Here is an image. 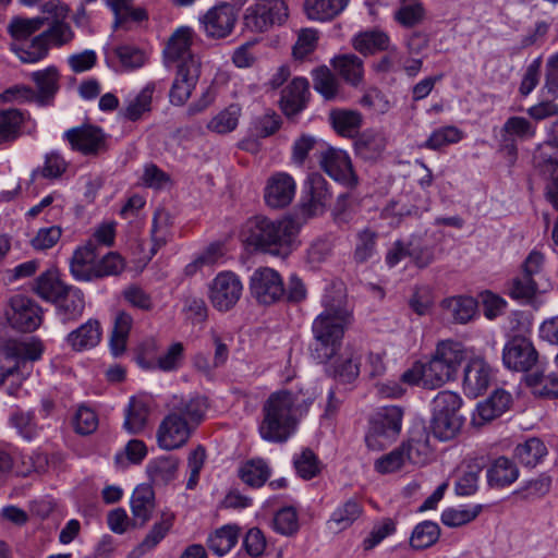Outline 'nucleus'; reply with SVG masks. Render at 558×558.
<instances>
[{"instance_id":"f257e3e1","label":"nucleus","mask_w":558,"mask_h":558,"mask_svg":"<svg viewBox=\"0 0 558 558\" xmlns=\"http://www.w3.org/2000/svg\"><path fill=\"white\" fill-rule=\"evenodd\" d=\"M323 312L312 324L313 342L310 350L318 363L336 357L342 347L345 331L352 324V311L341 292H327L322 300Z\"/></svg>"},{"instance_id":"f03ea898","label":"nucleus","mask_w":558,"mask_h":558,"mask_svg":"<svg viewBox=\"0 0 558 558\" xmlns=\"http://www.w3.org/2000/svg\"><path fill=\"white\" fill-rule=\"evenodd\" d=\"M312 403L311 395L289 390L272 392L262 408L263 418L258 426L260 437L275 444L287 441Z\"/></svg>"},{"instance_id":"7ed1b4c3","label":"nucleus","mask_w":558,"mask_h":558,"mask_svg":"<svg viewBox=\"0 0 558 558\" xmlns=\"http://www.w3.org/2000/svg\"><path fill=\"white\" fill-rule=\"evenodd\" d=\"M207 409V399L204 397L173 396L168 402V414L157 428L158 446L168 451L183 447L204 421Z\"/></svg>"},{"instance_id":"20e7f679","label":"nucleus","mask_w":558,"mask_h":558,"mask_svg":"<svg viewBox=\"0 0 558 558\" xmlns=\"http://www.w3.org/2000/svg\"><path fill=\"white\" fill-rule=\"evenodd\" d=\"M298 233L299 226L292 218L271 220L264 216L248 219L243 230L248 246L281 257L291 253Z\"/></svg>"},{"instance_id":"39448f33","label":"nucleus","mask_w":558,"mask_h":558,"mask_svg":"<svg viewBox=\"0 0 558 558\" xmlns=\"http://www.w3.org/2000/svg\"><path fill=\"white\" fill-rule=\"evenodd\" d=\"M125 268L123 257L117 252L100 256L94 240L76 247L70 260L71 275L78 281H96L120 275Z\"/></svg>"},{"instance_id":"423d86ee","label":"nucleus","mask_w":558,"mask_h":558,"mask_svg":"<svg viewBox=\"0 0 558 558\" xmlns=\"http://www.w3.org/2000/svg\"><path fill=\"white\" fill-rule=\"evenodd\" d=\"M465 359L466 351L462 343L452 340L439 342L429 362L424 364V388L436 389L454 379Z\"/></svg>"},{"instance_id":"0eeeda50","label":"nucleus","mask_w":558,"mask_h":558,"mask_svg":"<svg viewBox=\"0 0 558 558\" xmlns=\"http://www.w3.org/2000/svg\"><path fill=\"white\" fill-rule=\"evenodd\" d=\"M461 405V397L449 390L439 391L433 399L429 428L437 439L448 441L460 433L464 423Z\"/></svg>"},{"instance_id":"6e6552de","label":"nucleus","mask_w":558,"mask_h":558,"mask_svg":"<svg viewBox=\"0 0 558 558\" xmlns=\"http://www.w3.org/2000/svg\"><path fill=\"white\" fill-rule=\"evenodd\" d=\"M288 17V0H254L242 14V27L250 33L263 34L283 25Z\"/></svg>"},{"instance_id":"1a4fd4ad","label":"nucleus","mask_w":558,"mask_h":558,"mask_svg":"<svg viewBox=\"0 0 558 558\" xmlns=\"http://www.w3.org/2000/svg\"><path fill=\"white\" fill-rule=\"evenodd\" d=\"M37 92L28 86H14L4 90L0 97L3 101H36L40 106L50 105L59 90V72L56 66L32 73Z\"/></svg>"},{"instance_id":"9d476101","label":"nucleus","mask_w":558,"mask_h":558,"mask_svg":"<svg viewBox=\"0 0 558 558\" xmlns=\"http://www.w3.org/2000/svg\"><path fill=\"white\" fill-rule=\"evenodd\" d=\"M403 410L397 405L379 409L369 422L365 436L366 446L375 451L388 447L399 436L402 426Z\"/></svg>"},{"instance_id":"9b49d317","label":"nucleus","mask_w":558,"mask_h":558,"mask_svg":"<svg viewBox=\"0 0 558 558\" xmlns=\"http://www.w3.org/2000/svg\"><path fill=\"white\" fill-rule=\"evenodd\" d=\"M243 284L239 276L232 271H220L211 280L208 288V299L219 312L232 310L240 301Z\"/></svg>"},{"instance_id":"f8f14e48","label":"nucleus","mask_w":558,"mask_h":558,"mask_svg":"<svg viewBox=\"0 0 558 558\" xmlns=\"http://www.w3.org/2000/svg\"><path fill=\"white\" fill-rule=\"evenodd\" d=\"M322 148L320 156L317 158L324 172L349 189L355 187L359 178L353 170L351 158L347 151L331 146Z\"/></svg>"},{"instance_id":"ddd939ff","label":"nucleus","mask_w":558,"mask_h":558,"mask_svg":"<svg viewBox=\"0 0 558 558\" xmlns=\"http://www.w3.org/2000/svg\"><path fill=\"white\" fill-rule=\"evenodd\" d=\"M0 352L5 359L15 361L13 366L1 368L0 385H3L8 377L20 373L25 362L39 360L44 352V345L35 339L31 341L0 340Z\"/></svg>"},{"instance_id":"4468645a","label":"nucleus","mask_w":558,"mask_h":558,"mask_svg":"<svg viewBox=\"0 0 558 558\" xmlns=\"http://www.w3.org/2000/svg\"><path fill=\"white\" fill-rule=\"evenodd\" d=\"M238 15L234 4L220 2L199 17L201 27L208 38L223 39L232 34Z\"/></svg>"},{"instance_id":"2eb2a0df","label":"nucleus","mask_w":558,"mask_h":558,"mask_svg":"<svg viewBox=\"0 0 558 558\" xmlns=\"http://www.w3.org/2000/svg\"><path fill=\"white\" fill-rule=\"evenodd\" d=\"M533 162L539 173L548 180L546 195L558 209V145L546 141L537 146Z\"/></svg>"},{"instance_id":"dca6fc26","label":"nucleus","mask_w":558,"mask_h":558,"mask_svg":"<svg viewBox=\"0 0 558 558\" xmlns=\"http://www.w3.org/2000/svg\"><path fill=\"white\" fill-rule=\"evenodd\" d=\"M252 296L260 304L269 305L284 296L281 276L276 270L263 267L256 269L250 280Z\"/></svg>"},{"instance_id":"f3484780","label":"nucleus","mask_w":558,"mask_h":558,"mask_svg":"<svg viewBox=\"0 0 558 558\" xmlns=\"http://www.w3.org/2000/svg\"><path fill=\"white\" fill-rule=\"evenodd\" d=\"M10 307L8 320L14 329L32 332L41 324V310L32 299L16 294L11 298Z\"/></svg>"},{"instance_id":"a211bd4d","label":"nucleus","mask_w":558,"mask_h":558,"mask_svg":"<svg viewBox=\"0 0 558 558\" xmlns=\"http://www.w3.org/2000/svg\"><path fill=\"white\" fill-rule=\"evenodd\" d=\"M64 138L73 150L85 156H97L107 150V138L100 128L87 124L72 128L64 133Z\"/></svg>"},{"instance_id":"6ab92c4d","label":"nucleus","mask_w":558,"mask_h":558,"mask_svg":"<svg viewBox=\"0 0 558 558\" xmlns=\"http://www.w3.org/2000/svg\"><path fill=\"white\" fill-rule=\"evenodd\" d=\"M537 351L532 341L525 337H513L504 348L502 361L509 369L527 372L537 363Z\"/></svg>"},{"instance_id":"aec40b11","label":"nucleus","mask_w":558,"mask_h":558,"mask_svg":"<svg viewBox=\"0 0 558 558\" xmlns=\"http://www.w3.org/2000/svg\"><path fill=\"white\" fill-rule=\"evenodd\" d=\"M201 75L199 59H190L177 65V76L172 83L169 98L174 106H182L191 97Z\"/></svg>"},{"instance_id":"412c9836","label":"nucleus","mask_w":558,"mask_h":558,"mask_svg":"<svg viewBox=\"0 0 558 558\" xmlns=\"http://www.w3.org/2000/svg\"><path fill=\"white\" fill-rule=\"evenodd\" d=\"M35 130L36 123L28 112L16 108L0 109V144L12 143Z\"/></svg>"},{"instance_id":"4be33fe9","label":"nucleus","mask_w":558,"mask_h":558,"mask_svg":"<svg viewBox=\"0 0 558 558\" xmlns=\"http://www.w3.org/2000/svg\"><path fill=\"white\" fill-rule=\"evenodd\" d=\"M330 197L327 181L320 174H312L301 199V211L306 217L319 215L324 213Z\"/></svg>"},{"instance_id":"5701e85b","label":"nucleus","mask_w":558,"mask_h":558,"mask_svg":"<svg viewBox=\"0 0 558 558\" xmlns=\"http://www.w3.org/2000/svg\"><path fill=\"white\" fill-rule=\"evenodd\" d=\"M296 183L286 172L274 173L267 181L265 187V202L271 208H283L291 204L294 198Z\"/></svg>"},{"instance_id":"b1692460","label":"nucleus","mask_w":558,"mask_h":558,"mask_svg":"<svg viewBox=\"0 0 558 558\" xmlns=\"http://www.w3.org/2000/svg\"><path fill=\"white\" fill-rule=\"evenodd\" d=\"M310 83L305 77H294L281 92L280 107L291 118L302 112L310 101Z\"/></svg>"},{"instance_id":"393cba45","label":"nucleus","mask_w":558,"mask_h":558,"mask_svg":"<svg viewBox=\"0 0 558 558\" xmlns=\"http://www.w3.org/2000/svg\"><path fill=\"white\" fill-rule=\"evenodd\" d=\"M408 463L425 465L433 456L429 433L424 426H418L410 432L409 438L401 444Z\"/></svg>"},{"instance_id":"a878e982","label":"nucleus","mask_w":558,"mask_h":558,"mask_svg":"<svg viewBox=\"0 0 558 558\" xmlns=\"http://www.w3.org/2000/svg\"><path fill=\"white\" fill-rule=\"evenodd\" d=\"M493 378L489 364L481 356L471 359L464 369L463 388L472 397L484 392Z\"/></svg>"},{"instance_id":"bb28decb","label":"nucleus","mask_w":558,"mask_h":558,"mask_svg":"<svg viewBox=\"0 0 558 558\" xmlns=\"http://www.w3.org/2000/svg\"><path fill=\"white\" fill-rule=\"evenodd\" d=\"M192 35L190 27H181L171 35L163 51L168 62H175L178 65L190 59H198L191 52Z\"/></svg>"},{"instance_id":"cd10ccee","label":"nucleus","mask_w":558,"mask_h":558,"mask_svg":"<svg viewBox=\"0 0 558 558\" xmlns=\"http://www.w3.org/2000/svg\"><path fill=\"white\" fill-rule=\"evenodd\" d=\"M155 507V492L153 487L146 484L137 486L131 498V510L134 524L143 526L147 521H149Z\"/></svg>"},{"instance_id":"c85d7f7f","label":"nucleus","mask_w":558,"mask_h":558,"mask_svg":"<svg viewBox=\"0 0 558 558\" xmlns=\"http://www.w3.org/2000/svg\"><path fill=\"white\" fill-rule=\"evenodd\" d=\"M101 325L97 319H88L66 336L68 344L74 351L95 348L101 340Z\"/></svg>"},{"instance_id":"c756f323","label":"nucleus","mask_w":558,"mask_h":558,"mask_svg":"<svg viewBox=\"0 0 558 558\" xmlns=\"http://www.w3.org/2000/svg\"><path fill=\"white\" fill-rule=\"evenodd\" d=\"M173 520L174 515L172 513L163 512L160 521L151 526L142 543L130 553L129 558H140L153 550L169 533L173 525Z\"/></svg>"},{"instance_id":"7c9ffc66","label":"nucleus","mask_w":558,"mask_h":558,"mask_svg":"<svg viewBox=\"0 0 558 558\" xmlns=\"http://www.w3.org/2000/svg\"><path fill=\"white\" fill-rule=\"evenodd\" d=\"M488 457L481 454L470 458L465 470L458 478L454 490L459 496H470L477 490L478 476L482 470L487 465Z\"/></svg>"},{"instance_id":"2f4dec72","label":"nucleus","mask_w":558,"mask_h":558,"mask_svg":"<svg viewBox=\"0 0 558 558\" xmlns=\"http://www.w3.org/2000/svg\"><path fill=\"white\" fill-rule=\"evenodd\" d=\"M10 50L24 63H36L47 57L49 47L43 33L24 41H12Z\"/></svg>"},{"instance_id":"473e14b6","label":"nucleus","mask_w":558,"mask_h":558,"mask_svg":"<svg viewBox=\"0 0 558 558\" xmlns=\"http://www.w3.org/2000/svg\"><path fill=\"white\" fill-rule=\"evenodd\" d=\"M69 288L60 280L58 270L50 268L38 276L34 291L43 300L54 303L64 295Z\"/></svg>"},{"instance_id":"72a5a7b5","label":"nucleus","mask_w":558,"mask_h":558,"mask_svg":"<svg viewBox=\"0 0 558 558\" xmlns=\"http://www.w3.org/2000/svg\"><path fill=\"white\" fill-rule=\"evenodd\" d=\"M350 0H304V12L307 19L327 22L337 17L349 4Z\"/></svg>"},{"instance_id":"f704fd0d","label":"nucleus","mask_w":558,"mask_h":558,"mask_svg":"<svg viewBox=\"0 0 558 558\" xmlns=\"http://www.w3.org/2000/svg\"><path fill=\"white\" fill-rule=\"evenodd\" d=\"M511 401L512 398L509 392L504 389L495 390L489 398L478 403L475 420L486 423L499 417L509 409Z\"/></svg>"},{"instance_id":"c9c22d12","label":"nucleus","mask_w":558,"mask_h":558,"mask_svg":"<svg viewBox=\"0 0 558 558\" xmlns=\"http://www.w3.org/2000/svg\"><path fill=\"white\" fill-rule=\"evenodd\" d=\"M179 464L177 457H158L148 462L146 472L154 484L166 485L177 477Z\"/></svg>"},{"instance_id":"e433bc0d","label":"nucleus","mask_w":558,"mask_h":558,"mask_svg":"<svg viewBox=\"0 0 558 558\" xmlns=\"http://www.w3.org/2000/svg\"><path fill=\"white\" fill-rule=\"evenodd\" d=\"M449 318L458 324H466L476 314L477 302L471 296H452L441 302Z\"/></svg>"},{"instance_id":"4c0bfd02","label":"nucleus","mask_w":558,"mask_h":558,"mask_svg":"<svg viewBox=\"0 0 558 558\" xmlns=\"http://www.w3.org/2000/svg\"><path fill=\"white\" fill-rule=\"evenodd\" d=\"M519 470L514 462L499 457L487 469V482L490 487H505L517 481Z\"/></svg>"},{"instance_id":"58836bf2","label":"nucleus","mask_w":558,"mask_h":558,"mask_svg":"<svg viewBox=\"0 0 558 558\" xmlns=\"http://www.w3.org/2000/svg\"><path fill=\"white\" fill-rule=\"evenodd\" d=\"M332 65L339 75L352 86H357L363 82V60L357 56L352 53L337 56L332 59Z\"/></svg>"},{"instance_id":"ea45409f","label":"nucleus","mask_w":558,"mask_h":558,"mask_svg":"<svg viewBox=\"0 0 558 558\" xmlns=\"http://www.w3.org/2000/svg\"><path fill=\"white\" fill-rule=\"evenodd\" d=\"M132 326L133 317L129 313L119 311L116 314L113 329L109 340L110 351L113 356H120L125 352Z\"/></svg>"},{"instance_id":"a19ab883","label":"nucleus","mask_w":558,"mask_h":558,"mask_svg":"<svg viewBox=\"0 0 558 558\" xmlns=\"http://www.w3.org/2000/svg\"><path fill=\"white\" fill-rule=\"evenodd\" d=\"M329 120L335 131L345 137L355 136L363 122L362 114L356 110L337 109L329 114Z\"/></svg>"},{"instance_id":"79ce46f5","label":"nucleus","mask_w":558,"mask_h":558,"mask_svg":"<svg viewBox=\"0 0 558 558\" xmlns=\"http://www.w3.org/2000/svg\"><path fill=\"white\" fill-rule=\"evenodd\" d=\"M387 140L380 132L367 130L354 143L356 154L365 160L378 158L386 149Z\"/></svg>"},{"instance_id":"37998d69","label":"nucleus","mask_w":558,"mask_h":558,"mask_svg":"<svg viewBox=\"0 0 558 558\" xmlns=\"http://www.w3.org/2000/svg\"><path fill=\"white\" fill-rule=\"evenodd\" d=\"M56 303L58 315L63 323L78 318L85 307L83 292L72 287H70L64 295Z\"/></svg>"},{"instance_id":"c03bdc74","label":"nucleus","mask_w":558,"mask_h":558,"mask_svg":"<svg viewBox=\"0 0 558 558\" xmlns=\"http://www.w3.org/2000/svg\"><path fill=\"white\" fill-rule=\"evenodd\" d=\"M362 506L355 499H349L340 505L331 514L328 525L335 532L350 527L362 514Z\"/></svg>"},{"instance_id":"a18cd8bd","label":"nucleus","mask_w":558,"mask_h":558,"mask_svg":"<svg viewBox=\"0 0 558 558\" xmlns=\"http://www.w3.org/2000/svg\"><path fill=\"white\" fill-rule=\"evenodd\" d=\"M378 232L371 228H364L355 235L353 260L356 264H364L377 255Z\"/></svg>"},{"instance_id":"49530a36","label":"nucleus","mask_w":558,"mask_h":558,"mask_svg":"<svg viewBox=\"0 0 558 558\" xmlns=\"http://www.w3.org/2000/svg\"><path fill=\"white\" fill-rule=\"evenodd\" d=\"M547 454V448L539 438H529L514 449L515 459L527 468L536 466Z\"/></svg>"},{"instance_id":"de8ad7c7","label":"nucleus","mask_w":558,"mask_h":558,"mask_svg":"<svg viewBox=\"0 0 558 558\" xmlns=\"http://www.w3.org/2000/svg\"><path fill=\"white\" fill-rule=\"evenodd\" d=\"M48 22V17H13L8 24V32L13 38V41H24L29 39L32 35L41 29Z\"/></svg>"},{"instance_id":"09e8293b","label":"nucleus","mask_w":558,"mask_h":558,"mask_svg":"<svg viewBox=\"0 0 558 558\" xmlns=\"http://www.w3.org/2000/svg\"><path fill=\"white\" fill-rule=\"evenodd\" d=\"M389 37L377 29L359 34L353 39V47L363 54H372L379 50H386L389 46Z\"/></svg>"},{"instance_id":"8fccbe9b","label":"nucleus","mask_w":558,"mask_h":558,"mask_svg":"<svg viewBox=\"0 0 558 558\" xmlns=\"http://www.w3.org/2000/svg\"><path fill=\"white\" fill-rule=\"evenodd\" d=\"M238 538L239 529L233 525H225L208 537L207 546L217 556L221 557L235 546Z\"/></svg>"},{"instance_id":"3c124183","label":"nucleus","mask_w":558,"mask_h":558,"mask_svg":"<svg viewBox=\"0 0 558 558\" xmlns=\"http://www.w3.org/2000/svg\"><path fill=\"white\" fill-rule=\"evenodd\" d=\"M440 536V527L436 522L423 521L418 523L410 537V545L414 549H426L433 546Z\"/></svg>"},{"instance_id":"603ef678","label":"nucleus","mask_w":558,"mask_h":558,"mask_svg":"<svg viewBox=\"0 0 558 558\" xmlns=\"http://www.w3.org/2000/svg\"><path fill=\"white\" fill-rule=\"evenodd\" d=\"M148 413V408L143 401L132 398L125 410L124 428L130 434H140L146 426Z\"/></svg>"},{"instance_id":"864d4df0","label":"nucleus","mask_w":558,"mask_h":558,"mask_svg":"<svg viewBox=\"0 0 558 558\" xmlns=\"http://www.w3.org/2000/svg\"><path fill=\"white\" fill-rule=\"evenodd\" d=\"M527 386L534 389V393L545 398H558V374L544 375L535 372L525 377Z\"/></svg>"},{"instance_id":"5fc2aeb1","label":"nucleus","mask_w":558,"mask_h":558,"mask_svg":"<svg viewBox=\"0 0 558 558\" xmlns=\"http://www.w3.org/2000/svg\"><path fill=\"white\" fill-rule=\"evenodd\" d=\"M312 76L315 90L322 94L325 99L331 100L337 96L338 80L326 65L314 69Z\"/></svg>"},{"instance_id":"6e6d98bb","label":"nucleus","mask_w":558,"mask_h":558,"mask_svg":"<svg viewBox=\"0 0 558 558\" xmlns=\"http://www.w3.org/2000/svg\"><path fill=\"white\" fill-rule=\"evenodd\" d=\"M241 116V108L239 105L232 104L225 110L220 111L208 123V129L219 134H226L233 131Z\"/></svg>"},{"instance_id":"4d7b16f0","label":"nucleus","mask_w":558,"mask_h":558,"mask_svg":"<svg viewBox=\"0 0 558 558\" xmlns=\"http://www.w3.org/2000/svg\"><path fill=\"white\" fill-rule=\"evenodd\" d=\"M269 474V469L262 459L251 460L240 469L241 480L252 487H260L264 485Z\"/></svg>"},{"instance_id":"13d9d810","label":"nucleus","mask_w":558,"mask_h":558,"mask_svg":"<svg viewBox=\"0 0 558 558\" xmlns=\"http://www.w3.org/2000/svg\"><path fill=\"white\" fill-rule=\"evenodd\" d=\"M155 90L154 84L146 85L140 94L130 101L124 109L123 116L130 121H137L145 112L150 111V104L153 93Z\"/></svg>"},{"instance_id":"bf43d9fd","label":"nucleus","mask_w":558,"mask_h":558,"mask_svg":"<svg viewBox=\"0 0 558 558\" xmlns=\"http://www.w3.org/2000/svg\"><path fill=\"white\" fill-rule=\"evenodd\" d=\"M538 291V282L522 272L514 277L509 286V295L518 301L529 302Z\"/></svg>"},{"instance_id":"052dcab7","label":"nucleus","mask_w":558,"mask_h":558,"mask_svg":"<svg viewBox=\"0 0 558 558\" xmlns=\"http://www.w3.org/2000/svg\"><path fill=\"white\" fill-rule=\"evenodd\" d=\"M481 511V505L463 509L447 508L441 513V522L449 527H459L472 522Z\"/></svg>"},{"instance_id":"680f3d73","label":"nucleus","mask_w":558,"mask_h":558,"mask_svg":"<svg viewBox=\"0 0 558 558\" xmlns=\"http://www.w3.org/2000/svg\"><path fill=\"white\" fill-rule=\"evenodd\" d=\"M328 145L322 141L316 140L311 135L300 136L293 144L292 147V159L296 165L302 166L312 150H315L318 157L320 156L322 147Z\"/></svg>"},{"instance_id":"e2e57ef3","label":"nucleus","mask_w":558,"mask_h":558,"mask_svg":"<svg viewBox=\"0 0 558 558\" xmlns=\"http://www.w3.org/2000/svg\"><path fill=\"white\" fill-rule=\"evenodd\" d=\"M502 136L509 138L529 140L535 134V128L523 117H510L502 125Z\"/></svg>"},{"instance_id":"0e129e2a","label":"nucleus","mask_w":558,"mask_h":558,"mask_svg":"<svg viewBox=\"0 0 558 558\" xmlns=\"http://www.w3.org/2000/svg\"><path fill=\"white\" fill-rule=\"evenodd\" d=\"M68 169V162L58 153H49L45 157L43 167L34 170V177H41L45 179L53 180L60 178Z\"/></svg>"},{"instance_id":"69168bd1","label":"nucleus","mask_w":558,"mask_h":558,"mask_svg":"<svg viewBox=\"0 0 558 558\" xmlns=\"http://www.w3.org/2000/svg\"><path fill=\"white\" fill-rule=\"evenodd\" d=\"M462 138V132L456 126H442L435 130L427 141L424 143V147L428 149H439L442 146L458 143Z\"/></svg>"},{"instance_id":"338daca9","label":"nucleus","mask_w":558,"mask_h":558,"mask_svg":"<svg viewBox=\"0 0 558 558\" xmlns=\"http://www.w3.org/2000/svg\"><path fill=\"white\" fill-rule=\"evenodd\" d=\"M425 19V9L421 2L405 4L395 12V20L403 27L411 28L421 24Z\"/></svg>"},{"instance_id":"774afa93","label":"nucleus","mask_w":558,"mask_h":558,"mask_svg":"<svg viewBox=\"0 0 558 558\" xmlns=\"http://www.w3.org/2000/svg\"><path fill=\"white\" fill-rule=\"evenodd\" d=\"M48 47L56 46L62 47L68 45L74 38V32L72 31L70 24L64 21H59V23H50L49 27L43 32Z\"/></svg>"}]
</instances>
